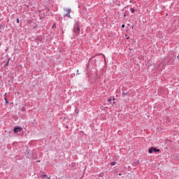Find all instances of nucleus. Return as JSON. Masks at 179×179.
I'll list each match as a JSON object with an SVG mask.
<instances>
[{"label":"nucleus","mask_w":179,"mask_h":179,"mask_svg":"<svg viewBox=\"0 0 179 179\" xmlns=\"http://www.w3.org/2000/svg\"><path fill=\"white\" fill-rule=\"evenodd\" d=\"M80 31V28L79 27V25L76 24L74 26V32L76 33V36L79 34Z\"/></svg>","instance_id":"1"},{"label":"nucleus","mask_w":179,"mask_h":179,"mask_svg":"<svg viewBox=\"0 0 179 179\" xmlns=\"http://www.w3.org/2000/svg\"><path fill=\"white\" fill-rule=\"evenodd\" d=\"M13 132L15 134H17V132H22V127H15L13 129Z\"/></svg>","instance_id":"2"},{"label":"nucleus","mask_w":179,"mask_h":179,"mask_svg":"<svg viewBox=\"0 0 179 179\" xmlns=\"http://www.w3.org/2000/svg\"><path fill=\"white\" fill-rule=\"evenodd\" d=\"M64 11L66 12V15H64V17H66V16H69L70 17V13H71V8H64Z\"/></svg>","instance_id":"3"},{"label":"nucleus","mask_w":179,"mask_h":179,"mask_svg":"<svg viewBox=\"0 0 179 179\" xmlns=\"http://www.w3.org/2000/svg\"><path fill=\"white\" fill-rule=\"evenodd\" d=\"M48 10H50V9L47 8L45 10V12H46L45 13V16H48L50 14L48 13Z\"/></svg>","instance_id":"4"},{"label":"nucleus","mask_w":179,"mask_h":179,"mask_svg":"<svg viewBox=\"0 0 179 179\" xmlns=\"http://www.w3.org/2000/svg\"><path fill=\"white\" fill-rule=\"evenodd\" d=\"M153 150H154V148L152 147L151 148H150L148 152H149V153H152Z\"/></svg>","instance_id":"5"},{"label":"nucleus","mask_w":179,"mask_h":179,"mask_svg":"<svg viewBox=\"0 0 179 179\" xmlns=\"http://www.w3.org/2000/svg\"><path fill=\"white\" fill-rule=\"evenodd\" d=\"M153 152H160V150L154 148Z\"/></svg>","instance_id":"6"},{"label":"nucleus","mask_w":179,"mask_h":179,"mask_svg":"<svg viewBox=\"0 0 179 179\" xmlns=\"http://www.w3.org/2000/svg\"><path fill=\"white\" fill-rule=\"evenodd\" d=\"M4 100L6 103V104H8L9 103V101H8V99H6V97L4 98Z\"/></svg>","instance_id":"7"},{"label":"nucleus","mask_w":179,"mask_h":179,"mask_svg":"<svg viewBox=\"0 0 179 179\" xmlns=\"http://www.w3.org/2000/svg\"><path fill=\"white\" fill-rule=\"evenodd\" d=\"M111 166H115V164H117V163L115 162H111Z\"/></svg>","instance_id":"8"},{"label":"nucleus","mask_w":179,"mask_h":179,"mask_svg":"<svg viewBox=\"0 0 179 179\" xmlns=\"http://www.w3.org/2000/svg\"><path fill=\"white\" fill-rule=\"evenodd\" d=\"M130 10H131V13H134V12H135V9H134V8H130Z\"/></svg>","instance_id":"9"},{"label":"nucleus","mask_w":179,"mask_h":179,"mask_svg":"<svg viewBox=\"0 0 179 179\" xmlns=\"http://www.w3.org/2000/svg\"><path fill=\"white\" fill-rule=\"evenodd\" d=\"M55 27H57V25L55 24H54L52 26V29H55Z\"/></svg>","instance_id":"10"},{"label":"nucleus","mask_w":179,"mask_h":179,"mask_svg":"<svg viewBox=\"0 0 179 179\" xmlns=\"http://www.w3.org/2000/svg\"><path fill=\"white\" fill-rule=\"evenodd\" d=\"M122 96H127V93L123 92Z\"/></svg>","instance_id":"11"},{"label":"nucleus","mask_w":179,"mask_h":179,"mask_svg":"<svg viewBox=\"0 0 179 179\" xmlns=\"http://www.w3.org/2000/svg\"><path fill=\"white\" fill-rule=\"evenodd\" d=\"M111 99H108V103H110Z\"/></svg>","instance_id":"12"},{"label":"nucleus","mask_w":179,"mask_h":179,"mask_svg":"<svg viewBox=\"0 0 179 179\" xmlns=\"http://www.w3.org/2000/svg\"><path fill=\"white\" fill-rule=\"evenodd\" d=\"M20 21H19V18L17 19V23H19Z\"/></svg>","instance_id":"13"},{"label":"nucleus","mask_w":179,"mask_h":179,"mask_svg":"<svg viewBox=\"0 0 179 179\" xmlns=\"http://www.w3.org/2000/svg\"><path fill=\"white\" fill-rule=\"evenodd\" d=\"M122 28L125 27V24H122Z\"/></svg>","instance_id":"14"},{"label":"nucleus","mask_w":179,"mask_h":179,"mask_svg":"<svg viewBox=\"0 0 179 179\" xmlns=\"http://www.w3.org/2000/svg\"><path fill=\"white\" fill-rule=\"evenodd\" d=\"M113 101H115V98H113Z\"/></svg>","instance_id":"15"},{"label":"nucleus","mask_w":179,"mask_h":179,"mask_svg":"<svg viewBox=\"0 0 179 179\" xmlns=\"http://www.w3.org/2000/svg\"><path fill=\"white\" fill-rule=\"evenodd\" d=\"M45 176H46L45 175L43 176V177H45Z\"/></svg>","instance_id":"16"},{"label":"nucleus","mask_w":179,"mask_h":179,"mask_svg":"<svg viewBox=\"0 0 179 179\" xmlns=\"http://www.w3.org/2000/svg\"><path fill=\"white\" fill-rule=\"evenodd\" d=\"M178 59H179V57L178 56Z\"/></svg>","instance_id":"17"},{"label":"nucleus","mask_w":179,"mask_h":179,"mask_svg":"<svg viewBox=\"0 0 179 179\" xmlns=\"http://www.w3.org/2000/svg\"><path fill=\"white\" fill-rule=\"evenodd\" d=\"M119 176H121V173H120Z\"/></svg>","instance_id":"18"},{"label":"nucleus","mask_w":179,"mask_h":179,"mask_svg":"<svg viewBox=\"0 0 179 179\" xmlns=\"http://www.w3.org/2000/svg\"><path fill=\"white\" fill-rule=\"evenodd\" d=\"M5 96H6V93L5 94Z\"/></svg>","instance_id":"19"}]
</instances>
